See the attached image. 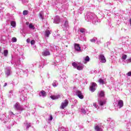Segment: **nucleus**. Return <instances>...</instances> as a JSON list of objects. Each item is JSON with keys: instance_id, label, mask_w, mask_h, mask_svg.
Segmentation results:
<instances>
[{"instance_id": "obj_39", "label": "nucleus", "mask_w": 131, "mask_h": 131, "mask_svg": "<svg viewBox=\"0 0 131 131\" xmlns=\"http://www.w3.org/2000/svg\"><path fill=\"white\" fill-rule=\"evenodd\" d=\"M95 130H96L97 131H99V126H98V125L95 126Z\"/></svg>"}, {"instance_id": "obj_43", "label": "nucleus", "mask_w": 131, "mask_h": 131, "mask_svg": "<svg viewBox=\"0 0 131 131\" xmlns=\"http://www.w3.org/2000/svg\"><path fill=\"white\" fill-rule=\"evenodd\" d=\"M127 75L128 76H131V71H130V72H129L127 73Z\"/></svg>"}, {"instance_id": "obj_6", "label": "nucleus", "mask_w": 131, "mask_h": 131, "mask_svg": "<svg viewBox=\"0 0 131 131\" xmlns=\"http://www.w3.org/2000/svg\"><path fill=\"white\" fill-rule=\"evenodd\" d=\"M97 89V84L95 82H92L91 84V85L90 86V91L92 92V93H94L96 91V89Z\"/></svg>"}, {"instance_id": "obj_45", "label": "nucleus", "mask_w": 131, "mask_h": 131, "mask_svg": "<svg viewBox=\"0 0 131 131\" xmlns=\"http://www.w3.org/2000/svg\"><path fill=\"white\" fill-rule=\"evenodd\" d=\"M129 24H130V25L131 26V18L129 19Z\"/></svg>"}, {"instance_id": "obj_11", "label": "nucleus", "mask_w": 131, "mask_h": 131, "mask_svg": "<svg viewBox=\"0 0 131 131\" xmlns=\"http://www.w3.org/2000/svg\"><path fill=\"white\" fill-rule=\"evenodd\" d=\"M68 27H69L68 21L66 20L64 23V25H63V27H62V28H63V30H68Z\"/></svg>"}, {"instance_id": "obj_32", "label": "nucleus", "mask_w": 131, "mask_h": 131, "mask_svg": "<svg viewBox=\"0 0 131 131\" xmlns=\"http://www.w3.org/2000/svg\"><path fill=\"white\" fill-rule=\"evenodd\" d=\"M72 66H73V67H74V68H77V66H78V64H77V63L76 62H73L72 63Z\"/></svg>"}, {"instance_id": "obj_21", "label": "nucleus", "mask_w": 131, "mask_h": 131, "mask_svg": "<svg viewBox=\"0 0 131 131\" xmlns=\"http://www.w3.org/2000/svg\"><path fill=\"white\" fill-rule=\"evenodd\" d=\"M28 27L29 29H32V30H34V29H35V27H34V26L33 25V24L32 23L29 24Z\"/></svg>"}, {"instance_id": "obj_13", "label": "nucleus", "mask_w": 131, "mask_h": 131, "mask_svg": "<svg viewBox=\"0 0 131 131\" xmlns=\"http://www.w3.org/2000/svg\"><path fill=\"white\" fill-rule=\"evenodd\" d=\"M74 48L75 51H76L77 52H80V51H81L80 46H79V44L75 43Z\"/></svg>"}, {"instance_id": "obj_9", "label": "nucleus", "mask_w": 131, "mask_h": 131, "mask_svg": "<svg viewBox=\"0 0 131 131\" xmlns=\"http://www.w3.org/2000/svg\"><path fill=\"white\" fill-rule=\"evenodd\" d=\"M99 60L100 63H105L106 62V58L103 54H100L99 56Z\"/></svg>"}, {"instance_id": "obj_25", "label": "nucleus", "mask_w": 131, "mask_h": 131, "mask_svg": "<svg viewBox=\"0 0 131 131\" xmlns=\"http://www.w3.org/2000/svg\"><path fill=\"white\" fill-rule=\"evenodd\" d=\"M58 82L56 80L53 81V83H52V85L54 88H56V86H58Z\"/></svg>"}, {"instance_id": "obj_33", "label": "nucleus", "mask_w": 131, "mask_h": 131, "mask_svg": "<svg viewBox=\"0 0 131 131\" xmlns=\"http://www.w3.org/2000/svg\"><path fill=\"white\" fill-rule=\"evenodd\" d=\"M98 39H97V38H93L91 39H90V41H91V42H95V41L97 40Z\"/></svg>"}, {"instance_id": "obj_24", "label": "nucleus", "mask_w": 131, "mask_h": 131, "mask_svg": "<svg viewBox=\"0 0 131 131\" xmlns=\"http://www.w3.org/2000/svg\"><path fill=\"white\" fill-rule=\"evenodd\" d=\"M39 16L40 19H41L42 20H43V11H41L39 13Z\"/></svg>"}, {"instance_id": "obj_52", "label": "nucleus", "mask_w": 131, "mask_h": 131, "mask_svg": "<svg viewBox=\"0 0 131 131\" xmlns=\"http://www.w3.org/2000/svg\"><path fill=\"white\" fill-rule=\"evenodd\" d=\"M100 108H101V110H102V109H103V107L101 106V107H100Z\"/></svg>"}, {"instance_id": "obj_38", "label": "nucleus", "mask_w": 131, "mask_h": 131, "mask_svg": "<svg viewBox=\"0 0 131 131\" xmlns=\"http://www.w3.org/2000/svg\"><path fill=\"white\" fill-rule=\"evenodd\" d=\"M35 43V41L34 40H32L31 41V45H34Z\"/></svg>"}, {"instance_id": "obj_31", "label": "nucleus", "mask_w": 131, "mask_h": 131, "mask_svg": "<svg viewBox=\"0 0 131 131\" xmlns=\"http://www.w3.org/2000/svg\"><path fill=\"white\" fill-rule=\"evenodd\" d=\"M23 14L25 16H26L27 15H28V10H24L23 12Z\"/></svg>"}, {"instance_id": "obj_44", "label": "nucleus", "mask_w": 131, "mask_h": 131, "mask_svg": "<svg viewBox=\"0 0 131 131\" xmlns=\"http://www.w3.org/2000/svg\"><path fill=\"white\" fill-rule=\"evenodd\" d=\"M4 8L0 7V13H1V11H2V10H3Z\"/></svg>"}, {"instance_id": "obj_19", "label": "nucleus", "mask_w": 131, "mask_h": 131, "mask_svg": "<svg viewBox=\"0 0 131 131\" xmlns=\"http://www.w3.org/2000/svg\"><path fill=\"white\" fill-rule=\"evenodd\" d=\"M104 129V124L103 123H100L99 124V131H103Z\"/></svg>"}, {"instance_id": "obj_23", "label": "nucleus", "mask_w": 131, "mask_h": 131, "mask_svg": "<svg viewBox=\"0 0 131 131\" xmlns=\"http://www.w3.org/2000/svg\"><path fill=\"white\" fill-rule=\"evenodd\" d=\"M50 34H51V31H50V30H47L45 32V36L47 37H49V36H50Z\"/></svg>"}, {"instance_id": "obj_26", "label": "nucleus", "mask_w": 131, "mask_h": 131, "mask_svg": "<svg viewBox=\"0 0 131 131\" xmlns=\"http://www.w3.org/2000/svg\"><path fill=\"white\" fill-rule=\"evenodd\" d=\"M59 131H67L66 128H64V127H61L58 128Z\"/></svg>"}, {"instance_id": "obj_16", "label": "nucleus", "mask_w": 131, "mask_h": 131, "mask_svg": "<svg viewBox=\"0 0 131 131\" xmlns=\"http://www.w3.org/2000/svg\"><path fill=\"white\" fill-rule=\"evenodd\" d=\"M106 122H110V126L112 127L113 126V125H114V122H113L112 121V119L110 118H108L107 119H106Z\"/></svg>"}, {"instance_id": "obj_27", "label": "nucleus", "mask_w": 131, "mask_h": 131, "mask_svg": "<svg viewBox=\"0 0 131 131\" xmlns=\"http://www.w3.org/2000/svg\"><path fill=\"white\" fill-rule=\"evenodd\" d=\"M84 60L85 62H90V57L89 56H87L84 58Z\"/></svg>"}, {"instance_id": "obj_41", "label": "nucleus", "mask_w": 131, "mask_h": 131, "mask_svg": "<svg viewBox=\"0 0 131 131\" xmlns=\"http://www.w3.org/2000/svg\"><path fill=\"white\" fill-rule=\"evenodd\" d=\"M130 62H131V58H129V59H127L126 60L127 63H130Z\"/></svg>"}, {"instance_id": "obj_17", "label": "nucleus", "mask_w": 131, "mask_h": 131, "mask_svg": "<svg viewBox=\"0 0 131 131\" xmlns=\"http://www.w3.org/2000/svg\"><path fill=\"white\" fill-rule=\"evenodd\" d=\"M40 97H42L43 98H45V97H47V93L45 91H42L39 93Z\"/></svg>"}, {"instance_id": "obj_37", "label": "nucleus", "mask_w": 131, "mask_h": 131, "mask_svg": "<svg viewBox=\"0 0 131 131\" xmlns=\"http://www.w3.org/2000/svg\"><path fill=\"white\" fill-rule=\"evenodd\" d=\"M48 120H49L50 121L53 120V116L52 115H50V117L48 119Z\"/></svg>"}, {"instance_id": "obj_20", "label": "nucleus", "mask_w": 131, "mask_h": 131, "mask_svg": "<svg viewBox=\"0 0 131 131\" xmlns=\"http://www.w3.org/2000/svg\"><path fill=\"white\" fill-rule=\"evenodd\" d=\"M20 100L22 101V102H24V101H27V97L23 96V95H21L20 97Z\"/></svg>"}, {"instance_id": "obj_15", "label": "nucleus", "mask_w": 131, "mask_h": 131, "mask_svg": "<svg viewBox=\"0 0 131 131\" xmlns=\"http://www.w3.org/2000/svg\"><path fill=\"white\" fill-rule=\"evenodd\" d=\"M42 55L45 57H47V56H50V55H51V53H50V51H49V50H46L42 53Z\"/></svg>"}, {"instance_id": "obj_51", "label": "nucleus", "mask_w": 131, "mask_h": 131, "mask_svg": "<svg viewBox=\"0 0 131 131\" xmlns=\"http://www.w3.org/2000/svg\"><path fill=\"white\" fill-rule=\"evenodd\" d=\"M11 114H13V115H14V113L13 112H11Z\"/></svg>"}, {"instance_id": "obj_50", "label": "nucleus", "mask_w": 131, "mask_h": 131, "mask_svg": "<svg viewBox=\"0 0 131 131\" xmlns=\"http://www.w3.org/2000/svg\"><path fill=\"white\" fill-rule=\"evenodd\" d=\"M2 51V48L0 47V52Z\"/></svg>"}, {"instance_id": "obj_10", "label": "nucleus", "mask_w": 131, "mask_h": 131, "mask_svg": "<svg viewBox=\"0 0 131 131\" xmlns=\"http://www.w3.org/2000/svg\"><path fill=\"white\" fill-rule=\"evenodd\" d=\"M11 73H12V72L11 71V67L7 68L5 71V74L7 77L10 76V75H11Z\"/></svg>"}, {"instance_id": "obj_29", "label": "nucleus", "mask_w": 131, "mask_h": 131, "mask_svg": "<svg viewBox=\"0 0 131 131\" xmlns=\"http://www.w3.org/2000/svg\"><path fill=\"white\" fill-rule=\"evenodd\" d=\"M126 58H127V56L125 54H122V60H126Z\"/></svg>"}, {"instance_id": "obj_22", "label": "nucleus", "mask_w": 131, "mask_h": 131, "mask_svg": "<svg viewBox=\"0 0 131 131\" xmlns=\"http://www.w3.org/2000/svg\"><path fill=\"white\" fill-rule=\"evenodd\" d=\"M25 124L26 126V130H28V129L31 126V124L30 123H25Z\"/></svg>"}, {"instance_id": "obj_12", "label": "nucleus", "mask_w": 131, "mask_h": 131, "mask_svg": "<svg viewBox=\"0 0 131 131\" xmlns=\"http://www.w3.org/2000/svg\"><path fill=\"white\" fill-rule=\"evenodd\" d=\"M60 16H56L54 19V23L55 24H59L60 23Z\"/></svg>"}, {"instance_id": "obj_14", "label": "nucleus", "mask_w": 131, "mask_h": 131, "mask_svg": "<svg viewBox=\"0 0 131 131\" xmlns=\"http://www.w3.org/2000/svg\"><path fill=\"white\" fill-rule=\"evenodd\" d=\"M51 99L52 100H58L59 98H61V95L58 94L57 95H52L50 96Z\"/></svg>"}, {"instance_id": "obj_34", "label": "nucleus", "mask_w": 131, "mask_h": 131, "mask_svg": "<svg viewBox=\"0 0 131 131\" xmlns=\"http://www.w3.org/2000/svg\"><path fill=\"white\" fill-rule=\"evenodd\" d=\"M12 41L13 42H16L17 41V38L16 37H13L12 38Z\"/></svg>"}, {"instance_id": "obj_40", "label": "nucleus", "mask_w": 131, "mask_h": 131, "mask_svg": "<svg viewBox=\"0 0 131 131\" xmlns=\"http://www.w3.org/2000/svg\"><path fill=\"white\" fill-rule=\"evenodd\" d=\"M83 10H84L83 7H81L79 9V11H83Z\"/></svg>"}, {"instance_id": "obj_47", "label": "nucleus", "mask_w": 131, "mask_h": 131, "mask_svg": "<svg viewBox=\"0 0 131 131\" xmlns=\"http://www.w3.org/2000/svg\"><path fill=\"white\" fill-rule=\"evenodd\" d=\"M26 25H29V22H28V21L26 22Z\"/></svg>"}, {"instance_id": "obj_48", "label": "nucleus", "mask_w": 131, "mask_h": 131, "mask_svg": "<svg viewBox=\"0 0 131 131\" xmlns=\"http://www.w3.org/2000/svg\"><path fill=\"white\" fill-rule=\"evenodd\" d=\"M9 93H10V94H13V91H10L9 92Z\"/></svg>"}, {"instance_id": "obj_49", "label": "nucleus", "mask_w": 131, "mask_h": 131, "mask_svg": "<svg viewBox=\"0 0 131 131\" xmlns=\"http://www.w3.org/2000/svg\"><path fill=\"white\" fill-rule=\"evenodd\" d=\"M4 86H7V83H5Z\"/></svg>"}, {"instance_id": "obj_28", "label": "nucleus", "mask_w": 131, "mask_h": 131, "mask_svg": "<svg viewBox=\"0 0 131 131\" xmlns=\"http://www.w3.org/2000/svg\"><path fill=\"white\" fill-rule=\"evenodd\" d=\"M11 25L12 27H16V22L14 21H11Z\"/></svg>"}, {"instance_id": "obj_3", "label": "nucleus", "mask_w": 131, "mask_h": 131, "mask_svg": "<svg viewBox=\"0 0 131 131\" xmlns=\"http://www.w3.org/2000/svg\"><path fill=\"white\" fill-rule=\"evenodd\" d=\"M113 105L115 109H116V107L119 108V109H120L121 108H122V107H123V101L121 100H115L113 103Z\"/></svg>"}, {"instance_id": "obj_30", "label": "nucleus", "mask_w": 131, "mask_h": 131, "mask_svg": "<svg viewBox=\"0 0 131 131\" xmlns=\"http://www.w3.org/2000/svg\"><path fill=\"white\" fill-rule=\"evenodd\" d=\"M8 50H5L4 51V55L5 56V57H7V56H8Z\"/></svg>"}, {"instance_id": "obj_36", "label": "nucleus", "mask_w": 131, "mask_h": 131, "mask_svg": "<svg viewBox=\"0 0 131 131\" xmlns=\"http://www.w3.org/2000/svg\"><path fill=\"white\" fill-rule=\"evenodd\" d=\"M82 113H83V114H85V113H86V111H85V110L82 108L81 110Z\"/></svg>"}, {"instance_id": "obj_2", "label": "nucleus", "mask_w": 131, "mask_h": 131, "mask_svg": "<svg viewBox=\"0 0 131 131\" xmlns=\"http://www.w3.org/2000/svg\"><path fill=\"white\" fill-rule=\"evenodd\" d=\"M99 97L100 99L99 101V105L100 106H104L106 104V99L105 98V92L101 91L99 94Z\"/></svg>"}, {"instance_id": "obj_1", "label": "nucleus", "mask_w": 131, "mask_h": 131, "mask_svg": "<svg viewBox=\"0 0 131 131\" xmlns=\"http://www.w3.org/2000/svg\"><path fill=\"white\" fill-rule=\"evenodd\" d=\"M85 20L88 22H92L94 25H97L99 22V19L97 15L94 13H88L85 17Z\"/></svg>"}, {"instance_id": "obj_7", "label": "nucleus", "mask_w": 131, "mask_h": 131, "mask_svg": "<svg viewBox=\"0 0 131 131\" xmlns=\"http://www.w3.org/2000/svg\"><path fill=\"white\" fill-rule=\"evenodd\" d=\"M68 100L66 99L64 102L61 103L60 108L61 109H64V108H66V107L68 106Z\"/></svg>"}, {"instance_id": "obj_8", "label": "nucleus", "mask_w": 131, "mask_h": 131, "mask_svg": "<svg viewBox=\"0 0 131 131\" xmlns=\"http://www.w3.org/2000/svg\"><path fill=\"white\" fill-rule=\"evenodd\" d=\"M99 84L103 85V84H106L107 83V81L106 80L105 78H100L99 79Z\"/></svg>"}, {"instance_id": "obj_18", "label": "nucleus", "mask_w": 131, "mask_h": 131, "mask_svg": "<svg viewBox=\"0 0 131 131\" xmlns=\"http://www.w3.org/2000/svg\"><path fill=\"white\" fill-rule=\"evenodd\" d=\"M76 69L77 70H82V69H83V64L81 63H78Z\"/></svg>"}, {"instance_id": "obj_46", "label": "nucleus", "mask_w": 131, "mask_h": 131, "mask_svg": "<svg viewBox=\"0 0 131 131\" xmlns=\"http://www.w3.org/2000/svg\"><path fill=\"white\" fill-rule=\"evenodd\" d=\"M29 41H30V39H27V42H29Z\"/></svg>"}, {"instance_id": "obj_42", "label": "nucleus", "mask_w": 131, "mask_h": 131, "mask_svg": "<svg viewBox=\"0 0 131 131\" xmlns=\"http://www.w3.org/2000/svg\"><path fill=\"white\" fill-rule=\"evenodd\" d=\"M93 106H94V107H95V108H97V103H93Z\"/></svg>"}, {"instance_id": "obj_35", "label": "nucleus", "mask_w": 131, "mask_h": 131, "mask_svg": "<svg viewBox=\"0 0 131 131\" xmlns=\"http://www.w3.org/2000/svg\"><path fill=\"white\" fill-rule=\"evenodd\" d=\"M80 32L81 33H84V32H85V30L84 29H80Z\"/></svg>"}, {"instance_id": "obj_5", "label": "nucleus", "mask_w": 131, "mask_h": 131, "mask_svg": "<svg viewBox=\"0 0 131 131\" xmlns=\"http://www.w3.org/2000/svg\"><path fill=\"white\" fill-rule=\"evenodd\" d=\"M14 108L16 109V110H18L19 111H23L24 110V108L22 105H20V103L19 102H17L15 105H14Z\"/></svg>"}, {"instance_id": "obj_4", "label": "nucleus", "mask_w": 131, "mask_h": 131, "mask_svg": "<svg viewBox=\"0 0 131 131\" xmlns=\"http://www.w3.org/2000/svg\"><path fill=\"white\" fill-rule=\"evenodd\" d=\"M76 96H77L79 99H82L83 98H84V96H83V94L81 92V91L79 90H76L74 91Z\"/></svg>"}]
</instances>
